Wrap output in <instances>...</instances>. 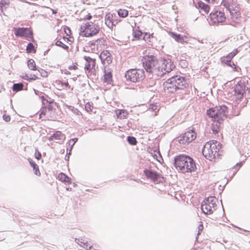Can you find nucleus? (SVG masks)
Wrapping results in <instances>:
<instances>
[{
  "mask_svg": "<svg viewBox=\"0 0 250 250\" xmlns=\"http://www.w3.org/2000/svg\"><path fill=\"white\" fill-rule=\"evenodd\" d=\"M217 199L213 196H210L205 199L201 204V209L205 214H212L216 209V202Z\"/></svg>",
  "mask_w": 250,
  "mask_h": 250,
  "instance_id": "423d86ee",
  "label": "nucleus"
},
{
  "mask_svg": "<svg viewBox=\"0 0 250 250\" xmlns=\"http://www.w3.org/2000/svg\"><path fill=\"white\" fill-rule=\"evenodd\" d=\"M144 172L147 179H150L154 182L160 183L162 182L163 177L160 173L150 169H145Z\"/></svg>",
  "mask_w": 250,
  "mask_h": 250,
  "instance_id": "9d476101",
  "label": "nucleus"
},
{
  "mask_svg": "<svg viewBox=\"0 0 250 250\" xmlns=\"http://www.w3.org/2000/svg\"><path fill=\"white\" fill-rule=\"evenodd\" d=\"M26 51L27 53H32L33 52H35L34 45L31 42H29L26 47Z\"/></svg>",
  "mask_w": 250,
  "mask_h": 250,
  "instance_id": "7c9ffc66",
  "label": "nucleus"
},
{
  "mask_svg": "<svg viewBox=\"0 0 250 250\" xmlns=\"http://www.w3.org/2000/svg\"><path fill=\"white\" fill-rule=\"evenodd\" d=\"M125 76L126 80L133 83L142 81L145 78V73L143 69H131L126 71Z\"/></svg>",
  "mask_w": 250,
  "mask_h": 250,
  "instance_id": "0eeeda50",
  "label": "nucleus"
},
{
  "mask_svg": "<svg viewBox=\"0 0 250 250\" xmlns=\"http://www.w3.org/2000/svg\"><path fill=\"white\" fill-rule=\"evenodd\" d=\"M23 84L22 83H14L13 85V90L16 92H18L23 89Z\"/></svg>",
  "mask_w": 250,
  "mask_h": 250,
  "instance_id": "a878e982",
  "label": "nucleus"
},
{
  "mask_svg": "<svg viewBox=\"0 0 250 250\" xmlns=\"http://www.w3.org/2000/svg\"><path fill=\"white\" fill-rule=\"evenodd\" d=\"M3 119L6 122H8L10 121L11 118L10 116L7 115H3Z\"/></svg>",
  "mask_w": 250,
  "mask_h": 250,
  "instance_id": "a18cd8bd",
  "label": "nucleus"
},
{
  "mask_svg": "<svg viewBox=\"0 0 250 250\" xmlns=\"http://www.w3.org/2000/svg\"><path fill=\"white\" fill-rule=\"evenodd\" d=\"M68 151V149H67V151ZM69 155L68 154V153L67 152V154L65 157V160L66 161H68L69 159Z\"/></svg>",
  "mask_w": 250,
  "mask_h": 250,
  "instance_id": "3c124183",
  "label": "nucleus"
},
{
  "mask_svg": "<svg viewBox=\"0 0 250 250\" xmlns=\"http://www.w3.org/2000/svg\"><path fill=\"white\" fill-rule=\"evenodd\" d=\"M188 85L187 80L183 76L176 75L168 79L163 83L165 92L173 93H180V91L185 88Z\"/></svg>",
  "mask_w": 250,
  "mask_h": 250,
  "instance_id": "f03ea898",
  "label": "nucleus"
},
{
  "mask_svg": "<svg viewBox=\"0 0 250 250\" xmlns=\"http://www.w3.org/2000/svg\"><path fill=\"white\" fill-rule=\"evenodd\" d=\"M154 38L153 37V33L150 34L149 33H145L143 37V39L146 42H151V39H153Z\"/></svg>",
  "mask_w": 250,
  "mask_h": 250,
  "instance_id": "cd10ccee",
  "label": "nucleus"
},
{
  "mask_svg": "<svg viewBox=\"0 0 250 250\" xmlns=\"http://www.w3.org/2000/svg\"><path fill=\"white\" fill-rule=\"evenodd\" d=\"M44 112V109H42V113H43Z\"/></svg>",
  "mask_w": 250,
  "mask_h": 250,
  "instance_id": "e2e57ef3",
  "label": "nucleus"
},
{
  "mask_svg": "<svg viewBox=\"0 0 250 250\" xmlns=\"http://www.w3.org/2000/svg\"><path fill=\"white\" fill-rule=\"evenodd\" d=\"M28 161L31 166L33 167L34 174L37 176H40L41 173L38 166L31 159H29Z\"/></svg>",
  "mask_w": 250,
  "mask_h": 250,
  "instance_id": "412c9836",
  "label": "nucleus"
},
{
  "mask_svg": "<svg viewBox=\"0 0 250 250\" xmlns=\"http://www.w3.org/2000/svg\"><path fill=\"white\" fill-rule=\"evenodd\" d=\"M209 16L210 20L214 23H222L225 21L226 19L224 13L217 10L211 12Z\"/></svg>",
  "mask_w": 250,
  "mask_h": 250,
  "instance_id": "f8f14e48",
  "label": "nucleus"
},
{
  "mask_svg": "<svg viewBox=\"0 0 250 250\" xmlns=\"http://www.w3.org/2000/svg\"><path fill=\"white\" fill-rule=\"evenodd\" d=\"M29 78L30 77L27 74H26L23 77V79L27 80H30Z\"/></svg>",
  "mask_w": 250,
  "mask_h": 250,
  "instance_id": "5fc2aeb1",
  "label": "nucleus"
},
{
  "mask_svg": "<svg viewBox=\"0 0 250 250\" xmlns=\"http://www.w3.org/2000/svg\"><path fill=\"white\" fill-rule=\"evenodd\" d=\"M81 29H83L85 37H89L97 34L99 32L100 28L98 24L89 22L82 25Z\"/></svg>",
  "mask_w": 250,
  "mask_h": 250,
  "instance_id": "6e6552de",
  "label": "nucleus"
},
{
  "mask_svg": "<svg viewBox=\"0 0 250 250\" xmlns=\"http://www.w3.org/2000/svg\"><path fill=\"white\" fill-rule=\"evenodd\" d=\"M231 52L235 56L238 53V50L237 49H235Z\"/></svg>",
  "mask_w": 250,
  "mask_h": 250,
  "instance_id": "864d4df0",
  "label": "nucleus"
},
{
  "mask_svg": "<svg viewBox=\"0 0 250 250\" xmlns=\"http://www.w3.org/2000/svg\"><path fill=\"white\" fill-rule=\"evenodd\" d=\"M14 30L16 36L31 38L33 40V32L29 28L24 27L15 28Z\"/></svg>",
  "mask_w": 250,
  "mask_h": 250,
  "instance_id": "9b49d317",
  "label": "nucleus"
},
{
  "mask_svg": "<svg viewBox=\"0 0 250 250\" xmlns=\"http://www.w3.org/2000/svg\"><path fill=\"white\" fill-rule=\"evenodd\" d=\"M177 141L180 145L183 146L186 145L190 142L185 133L178 137L177 138Z\"/></svg>",
  "mask_w": 250,
  "mask_h": 250,
  "instance_id": "6ab92c4d",
  "label": "nucleus"
},
{
  "mask_svg": "<svg viewBox=\"0 0 250 250\" xmlns=\"http://www.w3.org/2000/svg\"><path fill=\"white\" fill-rule=\"evenodd\" d=\"M41 98H42V103L43 105H45V103H49V104H51V103H53L52 101H48L43 96H42Z\"/></svg>",
  "mask_w": 250,
  "mask_h": 250,
  "instance_id": "a19ab883",
  "label": "nucleus"
},
{
  "mask_svg": "<svg viewBox=\"0 0 250 250\" xmlns=\"http://www.w3.org/2000/svg\"><path fill=\"white\" fill-rule=\"evenodd\" d=\"M203 229V226L202 225H200L198 227V233H197L198 235H199L201 233V232L202 231Z\"/></svg>",
  "mask_w": 250,
  "mask_h": 250,
  "instance_id": "de8ad7c7",
  "label": "nucleus"
},
{
  "mask_svg": "<svg viewBox=\"0 0 250 250\" xmlns=\"http://www.w3.org/2000/svg\"><path fill=\"white\" fill-rule=\"evenodd\" d=\"M185 134L190 142L195 139L196 137V133L193 129L188 130L185 132Z\"/></svg>",
  "mask_w": 250,
  "mask_h": 250,
  "instance_id": "5701e85b",
  "label": "nucleus"
},
{
  "mask_svg": "<svg viewBox=\"0 0 250 250\" xmlns=\"http://www.w3.org/2000/svg\"><path fill=\"white\" fill-rule=\"evenodd\" d=\"M62 84L63 85H65L66 87H70L69 84L68 82L62 83Z\"/></svg>",
  "mask_w": 250,
  "mask_h": 250,
  "instance_id": "603ef678",
  "label": "nucleus"
},
{
  "mask_svg": "<svg viewBox=\"0 0 250 250\" xmlns=\"http://www.w3.org/2000/svg\"><path fill=\"white\" fill-rule=\"evenodd\" d=\"M174 166L182 173L194 171L196 167L193 159L189 156L181 154L175 157Z\"/></svg>",
  "mask_w": 250,
  "mask_h": 250,
  "instance_id": "7ed1b4c3",
  "label": "nucleus"
},
{
  "mask_svg": "<svg viewBox=\"0 0 250 250\" xmlns=\"http://www.w3.org/2000/svg\"><path fill=\"white\" fill-rule=\"evenodd\" d=\"M244 161H242L239 163H237L235 165V166L233 167V169H235L234 173H235L236 171H237L238 169L241 167V166L243 165V164Z\"/></svg>",
  "mask_w": 250,
  "mask_h": 250,
  "instance_id": "58836bf2",
  "label": "nucleus"
},
{
  "mask_svg": "<svg viewBox=\"0 0 250 250\" xmlns=\"http://www.w3.org/2000/svg\"><path fill=\"white\" fill-rule=\"evenodd\" d=\"M27 65L28 68L32 70H35L36 69V65L34 60L30 59L29 60H28Z\"/></svg>",
  "mask_w": 250,
  "mask_h": 250,
  "instance_id": "bb28decb",
  "label": "nucleus"
},
{
  "mask_svg": "<svg viewBox=\"0 0 250 250\" xmlns=\"http://www.w3.org/2000/svg\"><path fill=\"white\" fill-rule=\"evenodd\" d=\"M46 107L49 111H52L53 108V107L51 105V104H49Z\"/></svg>",
  "mask_w": 250,
  "mask_h": 250,
  "instance_id": "09e8293b",
  "label": "nucleus"
},
{
  "mask_svg": "<svg viewBox=\"0 0 250 250\" xmlns=\"http://www.w3.org/2000/svg\"><path fill=\"white\" fill-rule=\"evenodd\" d=\"M133 34L134 37L135 39L137 40L141 39V37L143 35V33L142 31H141L140 30H136L134 31Z\"/></svg>",
  "mask_w": 250,
  "mask_h": 250,
  "instance_id": "473e14b6",
  "label": "nucleus"
},
{
  "mask_svg": "<svg viewBox=\"0 0 250 250\" xmlns=\"http://www.w3.org/2000/svg\"><path fill=\"white\" fill-rule=\"evenodd\" d=\"M198 5L201 9L203 10L206 13H208L209 11L208 5L201 1L198 2Z\"/></svg>",
  "mask_w": 250,
  "mask_h": 250,
  "instance_id": "b1692460",
  "label": "nucleus"
},
{
  "mask_svg": "<svg viewBox=\"0 0 250 250\" xmlns=\"http://www.w3.org/2000/svg\"><path fill=\"white\" fill-rule=\"evenodd\" d=\"M68 30H69V32H70V29L69 28H68Z\"/></svg>",
  "mask_w": 250,
  "mask_h": 250,
  "instance_id": "0e129e2a",
  "label": "nucleus"
},
{
  "mask_svg": "<svg viewBox=\"0 0 250 250\" xmlns=\"http://www.w3.org/2000/svg\"><path fill=\"white\" fill-rule=\"evenodd\" d=\"M84 58L86 61L84 68L89 72L95 67V61L90 57L84 56Z\"/></svg>",
  "mask_w": 250,
  "mask_h": 250,
  "instance_id": "4468645a",
  "label": "nucleus"
},
{
  "mask_svg": "<svg viewBox=\"0 0 250 250\" xmlns=\"http://www.w3.org/2000/svg\"><path fill=\"white\" fill-rule=\"evenodd\" d=\"M66 190H71V188H66Z\"/></svg>",
  "mask_w": 250,
  "mask_h": 250,
  "instance_id": "680f3d73",
  "label": "nucleus"
},
{
  "mask_svg": "<svg viewBox=\"0 0 250 250\" xmlns=\"http://www.w3.org/2000/svg\"><path fill=\"white\" fill-rule=\"evenodd\" d=\"M65 182L70 183L71 182V179L68 177V179H66V181Z\"/></svg>",
  "mask_w": 250,
  "mask_h": 250,
  "instance_id": "052dcab7",
  "label": "nucleus"
},
{
  "mask_svg": "<svg viewBox=\"0 0 250 250\" xmlns=\"http://www.w3.org/2000/svg\"><path fill=\"white\" fill-rule=\"evenodd\" d=\"M36 75H38V73H37L36 74H30V76L29 77L30 80H35L38 79V77L36 76Z\"/></svg>",
  "mask_w": 250,
  "mask_h": 250,
  "instance_id": "c03bdc74",
  "label": "nucleus"
},
{
  "mask_svg": "<svg viewBox=\"0 0 250 250\" xmlns=\"http://www.w3.org/2000/svg\"><path fill=\"white\" fill-rule=\"evenodd\" d=\"M10 1L9 0H1L0 1V12H3L4 9L9 7Z\"/></svg>",
  "mask_w": 250,
  "mask_h": 250,
  "instance_id": "4be33fe9",
  "label": "nucleus"
},
{
  "mask_svg": "<svg viewBox=\"0 0 250 250\" xmlns=\"http://www.w3.org/2000/svg\"><path fill=\"white\" fill-rule=\"evenodd\" d=\"M233 92L236 99H240L243 98L244 94H247L246 91V85L244 83L239 82L233 87Z\"/></svg>",
  "mask_w": 250,
  "mask_h": 250,
  "instance_id": "1a4fd4ad",
  "label": "nucleus"
},
{
  "mask_svg": "<svg viewBox=\"0 0 250 250\" xmlns=\"http://www.w3.org/2000/svg\"><path fill=\"white\" fill-rule=\"evenodd\" d=\"M75 242L79 244L81 247L86 249V250H98L94 248L92 246L88 243L87 241L84 242L83 239H75Z\"/></svg>",
  "mask_w": 250,
  "mask_h": 250,
  "instance_id": "2eb2a0df",
  "label": "nucleus"
},
{
  "mask_svg": "<svg viewBox=\"0 0 250 250\" xmlns=\"http://www.w3.org/2000/svg\"><path fill=\"white\" fill-rule=\"evenodd\" d=\"M85 108L87 112H90L92 110L93 107L91 105V104L88 102L85 105Z\"/></svg>",
  "mask_w": 250,
  "mask_h": 250,
  "instance_id": "ea45409f",
  "label": "nucleus"
},
{
  "mask_svg": "<svg viewBox=\"0 0 250 250\" xmlns=\"http://www.w3.org/2000/svg\"><path fill=\"white\" fill-rule=\"evenodd\" d=\"M35 157L37 159L40 160L41 158L42 155L40 152L38 151V150H36L35 152Z\"/></svg>",
  "mask_w": 250,
  "mask_h": 250,
  "instance_id": "37998d69",
  "label": "nucleus"
},
{
  "mask_svg": "<svg viewBox=\"0 0 250 250\" xmlns=\"http://www.w3.org/2000/svg\"><path fill=\"white\" fill-rule=\"evenodd\" d=\"M158 106L156 104H150L149 105V110L151 111H156V110H158Z\"/></svg>",
  "mask_w": 250,
  "mask_h": 250,
  "instance_id": "e433bc0d",
  "label": "nucleus"
},
{
  "mask_svg": "<svg viewBox=\"0 0 250 250\" xmlns=\"http://www.w3.org/2000/svg\"><path fill=\"white\" fill-rule=\"evenodd\" d=\"M227 65L232 67V68L233 69V70L234 71H238V70H237V69L235 64L232 61H231V63H228V64H227Z\"/></svg>",
  "mask_w": 250,
  "mask_h": 250,
  "instance_id": "79ce46f5",
  "label": "nucleus"
},
{
  "mask_svg": "<svg viewBox=\"0 0 250 250\" xmlns=\"http://www.w3.org/2000/svg\"><path fill=\"white\" fill-rule=\"evenodd\" d=\"M92 18V16H91V15L90 14H89L88 15H87V17H86V19L87 20H90Z\"/></svg>",
  "mask_w": 250,
  "mask_h": 250,
  "instance_id": "13d9d810",
  "label": "nucleus"
},
{
  "mask_svg": "<svg viewBox=\"0 0 250 250\" xmlns=\"http://www.w3.org/2000/svg\"><path fill=\"white\" fill-rule=\"evenodd\" d=\"M228 59H230L231 61V59L235 56L234 54L232 52L229 53L227 56H226Z\"/></svg>",
  "mask_w": 250,
  "mask_h": 250,
  "instance_id": "49530a36",
  "label": "nucleus"
},
{
  "mask_svg": "<svg viewBox=\"0 0 250 250\" xmlns=\"http://www.w3.org/2000/svg\"><path fill=\"white\" fill-rule=\"evenodd\" d=\"M99 57L103 63L109 64L112 62L111 55L108 50L103 51L101 53Z\"/></svg>",
  "mask_w": 250,
  "mask_h": 250,
  "instance_id": "ddd939ff",
  "label": "nucleus"
},
{
  "mask_svg": "<svg viewBox=\"0 0 250 250\" xmlns=\"http://www.w3.org/2000/svg\"><path fill=\"white\" fill-rule=\"evenodd\" d=\"M118 14L120 17L125 18L128 14V11L125 9H120L118 11Z\"/></svg>",
  "mask_w": 250,
  "mask_h": 250,
  "instance_id": "c756f323",
  "label": "nucleus"
},
{
  "mask_svg": "<svg viewBox=\"0 0 250 250\" xmlns=\"http://www.w3.org/2000/svg\"><path fill=\"white\" fill-rule=\"evenodd\" d=\"M227 110L228 107L226 105H222L209 108L207 110V114L209 117L213 119L214 121L221 124L227 117Z\"/></svg>",
  "mask_w": 250,
  "mask_h": 250,
  "instance_id": "39448f33",
  "label": "nucleus"
},
{
  "mask_svg": "<svg viewBox=\"0 0 250 250\" xmlns=\"http://www.w3.org/2000/svg\"><path fill=\"white\" fill-rule=\"evenodd\" d=\"M127 141L131 145H135L137 143L136 139L133 136H128L127 137Z\"/></svg>",
  "mask_w": 250,
  "mask_h": 250,
  "instance_id": "2f4dec72",
  "label": "nucleus"
},
{
  "mask_svg": "<svg viewBox=\"0 0 250 250\" xmlns=\"http://www.w3.org/2000/svg\"><path fill=\"white\" fill-rule=\"evenodd\" d=\"M169 35L172 37L177 42L180 43L187 42L186 39L187 37L186 36H182L181 34H178L173 32H170Z\"/></svg>",
  "mask_w": 250,
  "mask_h": 250,
  "instance_id": "a211bd4d",
  "label": "nucleus"
},
{
  "mask_svg": "<svg viewBox=\"0 0 250 250\" xmlns=\"http://www.w3.org/2000/svg\"><path fill=\"white\" fill-rule=\"evenodd\" d=\"M78 141V138H74L73 139H71L69 141V146H70V149L69 150L68 154H71V150L72 149V148L73 146H74L75 144Z\"/></svg>",
  "mask_w": 250,
  "mask_h": 250,
  "instance_id": "c85d7f7f",
  "label": "nucleus"
},
{
  "mask_svg": "<svg viewBox=\"0 0 250 250\" xmlns=\"http://www.w3.org/2000/svg\"><path fill=\"white\" fill-rule=\"evenodd\" d=\"M77 68V67L76 66V65H70L68 67V69L69 70H72V69H76Z\"/></svg>",
  "mask_w": 250,
  "mask_h": 250,
  "instance_id": "8fccbe9b",
  "label": "nucleus"
},
{
  "mask_svg": "<svg viewBox=\"0 0 250 250\" xmlns=\"http://www.w3.org/2000/svg\"><path fill=\"white\" fill-rule=\"evenodd\" d=\"M114 16L115 17L116 15L114 14H111L110 13H108L105 15V23L106 26L110 28H112L113 26L115 25L113 19Z\"/></svg>",
  "mask_w": 250,
  "mask_h": 250,
  "instance_id": "dca6fc26",
  "label": "nucleus"
},
{
  "mask_svg": "<svg viewBox=\"0 0 250 250\" xmlns=\"http://www.w3.org/2000/svg\"><path fill=\"white\" fill-rule=\"evenodd\" d=\"M55 44L57 46L62 47L65 50H67L68 49V46L63 43L61 41H57L55 42Z\"/></svg>",
  "mask_w": 250,
  "mask_h": 250,
  "instance_id": "f704fd0d",
  "label": "nucleus"
},
{
  "mask_svg": "<svg viewBox=\"0 0 250 250\" xmlns=\"http://www.w3.org/2000/svg\"><path fill=\"white\" fill-rule=\"evenodd\" d=\"M116 114L118 118L125 119L128 115V112L125 110L121 109L119 110L118 112H116Z\"/></svg>",
  "mask_w": 250,
  "mask_h": 250,
  "instance_id": "393cba45",
  "label": "nucleus"
},
{
  "mask_svg": "<svg viewBox=\"0 0 250 250\" xmlns=\"http://www.w3.org/2000/svg\"><path fill=\"white\" fill-rule=\"evenodd\" d=\"M143 66L146 71L158 77H162L170 72L174 68L173 62L169 59L158 61L154 56H146L143 60Z\"/></svg>",
  "mask_w": 250,
  "mask_h": 250,
  "instance_id": "f257e3e1",
  "label": "nucleus"
},
{
  "mask_svg": "<svg viewBox=\"0 0 250 250\" xmlns=\"http://www.w3.org/2000/svg\"><path fill=\"white\" fill-rule=\"evenodd\" d=\"M221 61L222 63H224L226 64L227 65L228 63H231V61L230 59H228L227 56L222 57L221 58Z\"/></svg>",
  "mask_w": 250,
  "mask_h": 250,
  "instance_id": "c9c22d12",
  "label": "nucleus"
},
{
  "mask_svg": "<svg viewBox=\"0 0 250 250\" xmlns=\"http://www.w3.org/2000/svg\"><path fill=\"white\" fill-rule=\"evenodd\" d=\"M104 82L107 84H110L112 81V75L111 71L104 69Z\"/></svg>",
  "mask_w": 250,
  "mask_h": 250,
  "instance_id": "aec40b11",
  "label": "nucleus"
},
{
  "mask_svg": "<svg viewBox=\"0 0 250 250\" xmlns=\"http://www.w3.org/2000/svg\"><path fill=\"white\" fill-rule=\"evenodd\" d=\"M219 143L217 141L211 140L206 143L202 149L204 156L210 161L218 157L220 155L219 151L220 147Z\"/></svg>",
  "mask_w": 250,
  "mask_h": 250,
  "instance_id": "20e7f679",
  "label": "nucleus"
},
{
  "mask_svg": "<svg viewBox=\"0 0 250 250\" xmlns=\"http://www.w3.org/2000/svg\"><path fill=\"white\" fill-rule=\"evenodd\" d=\"M212 131H213V133L214 134H217V133H218V131H217V129H215L214 128H212Z\"/></svg>",
  "mask_w": 250,
  "mask_h": 250,
  "instance_id": "6e6d98bb",
  "label": "nucleus"
},
{
  "mask_svg": "<svg viewBox=\"0 0 250 250\" xmlns=\"http://www.w3.org/2000/svg\"><path fill=\"white\" fill-rule=\"evenodd\" d=\"M205 0L208 3H213V2L215 1V0Z\"/></svg>",
  "mask_w": 250,
  "mask_h": 250,
  "instance_id": "4d7b16f0",
  "label": "nucleus"
},
{
  "mask_svg": "<svg viewBox=\"0 0 250 250\" xmlns=\"http://www.w3.org/2000/svg\"><path fill=\"white\" fill-rule=\"evenodd\" d=\"M39 75H40L41 76L45 77L47 76V72L43 69L38 70Z\"/></svg>",
  "mask_w": 250,
  "mask_h": 250,
  "instance_id": "4c0bfd02",
  "label": "nucleus"
},
{
  "mask_svg": "<svg viewBox=\"0 0 250 250\" xmlns=\"http://www.w3.org/2000/svg\"><path fill=\"white\" fill-rule=\"evenodd\" d=\"M65 135L61 131H56L52 136L49 138L50 141H53L54 139L59 140L60 141L57 142L59 144H61L65 139Z\"/></svg>",
  "mask_w": 250,
  "mask_h": 250,
  "instance_id": "f3484780",
  "label": "nucleus"
},
{
  "mask_svg": "<svg viewBox=\"0 0 250 250\" xmlns=\"http://www.w3.org/2000/svg\"><path fill=\"white\" fill-rule=\"evenodd\" d=\"M58 178L60 181L64 182L66 179H68V176L63 173H61L59 174Z\"/></svg>",
  "mask_w": 250,
  "mask_h": 250,
  "instance_id": "72a5a7b5",
  "label": "nucleus"
},
{
  "mask_svg": "<svg viewBox=\"0 0 250 250\" xmlns=\"http://www.w3.org/2000/svg\"><path fill=\"white\" fill-rule=\"evenodd\" d=\"M248 91V96H250V88H249L248 87H247V89L246 90V91Z\"/></svg>",
  "mask_w": 250,
  "mask_h": 250,
  "instance_id": "bf43d9fd",
  "label": "nucleus"
}]
</instances>
